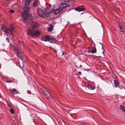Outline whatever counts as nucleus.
<instances>
[{
	"mask_svg": "<svg viewBox=\"0 0 125 125\" xmlns=\"http://www.w3.org/2000/svg\"><path fill=\"white\" fill-rule=\"evenodd\" d=\"M2 29L3 31L5 33H6L7 29H6L5 27L3 26H2Z\"/></svg>",
	"mask_w": 125,
	"mask_h": 125,
	"instance_id": "obj_15",
	"label": "nucleus"
},
{
	"mask_svg": "<svg viewBox=\"0 0 125 125\" xmlns=\"http://www.w3.org/2000/svg\"><path fill=\"white\" fill-rule=\"evenodd\" d=\"M69 6V5L65 2H62L59 5V8L61 11L63 10V9L67 8Z\"/></svg>",
	"mask_w": 125,
	"mask_h": 125,
	"instance_id": "obj_6",
	"label": "nucleus"
},
{
	"mask_svg": "<svg viewBox=\"0 0 125 125\" xmlns=\"http://www.w3.org/2000/svg\"><path fill=\"white\" fill-rule=\"evenodd\" d=\"M10 12L12 13H13L14 12V11L13 10H10Z\"/></svg>",
	"mask_w": 125,
	"mask_h": 125,
	"instance_id": "obj_23",
	"label": "nucleus"
},
{
	"mask_svg": "<svg viewBox=\"0 0 125 125\" xmlns=\"http://www.w3.org/2000/svg\"><path fill=\"white\" fill-rule=\"evenodd\" d=\"M13 47L14 48V51L15 52L17 56L19 58H20L21 60V56L22 54L20 50L18 49V48L16 45L13 46Z\"/></svg>",
	"mask_w": 125,
	"mask_h": 125,
	"instance_id": "obj_5",
	"label": "nucleus"
},
{
	"mask_svg": "<svg viewBox=\"0 0 125 125\" xmlns=\"http://www.w3.org/2000/svg\"><path fill=\"white\" fill-rule=\"evenodd\" d=\"M10 107V111L11 112V113L12 114H13L14 113V111L13 110V109H12V108H11V107L10 106H9Z\"/></svg>",
	"mask_w": 125,
	"mask_h": 125,
	"instance_id": "obj_22",
	"label": "nucleus"
},
{
	"mask_svg": "<svg viewBox=\"0 0 125 125\" xmlns=\"http://www.w3.org/2000/svg\"><path fill=\"white\" fill-rule=\"evenodd\" d=\"M38 4V0H36L34 1L33 3V6L34 7H37Z\"/></svg>",
	"mask_w": 125,
	"mask_h": 125,
	"instance_id": "obj_12",
	"label": "nucleus"
},
{
	"mask_svg": "<svg viewBox=\"0 0 125 125\" xmlns=\"http://www.w3.org/2000/svg\"><path fill=\"white\" fill-rule=\"evenodd\" d=\"M80 67H81V65H80Z\"/></svg>",
	"mask_w": 125,
	"mask_h": 125,
	"instance_id": "obj_33",
	"label": "nucleus"
},
{
	"mask_svg": "<svg viewBox=\"0 0 125 125\" xmlns=\"http://www.w3.org/2000/svg\"><path fill=\"white\" fill-rule=\"evenodd\" d=\"M63 53H62V55H63Z\"/></svg>",
	"mask_w": 125,
	"mask_h": 125,
	"instance_id": "obj_32",
	"label": "nucleus"
},
{
	"mask_svg": "<svg viewBox=\"0 0 125 125\" xmlns=\"http://www.w3.org/2000/svg\"><path fill=\"white\" fill-rule=\"evenodd\" d=\"M39 27V25L37 24H35L33 25L32 28L31 29H30L27 31L28 34L31 37H36L39 35L41 33V32L39 31H35V30H36Z\"/></svg>",
	"mask_w": 125,
	"mask_h": 125,
	"instance_id": "obj_1",
	"label": "nucleus"
},
{
	"mask_svg": "<svg viewBox=\"0 0 125 125\" xmlns=\"http://www.w3.org/2000/svg\"><path fill=\"white\" fill-rule=\"evenodd\" d=\"M119 28H120V31L121 32L124 33V29L121 28V27L120 26H119Z\"/></svg>",
	"mask_w": 125,
	"mask_h": 125,
	"instance_id": "obj_18",
	"label": "nucleus"
},
{
	"mask_svg": "<svg viewBox=\"0 0 125 125\" xmlns=\"http://www.w3.org/2000/svg\"><path fill=\"white\" fill-rule=\"evenodd\" d=\"M14 30V28L13 27L12 25L11 24L9 29H7L6 33L8 34L10 36L11 38H13L14 36L13 32Z\"/></svg>",
	"mask_w": 125,
	"mask_h": 125,
	"instance_id": "obj_4",
	"label": "nucleus"
},
{
	"mask_svg": "<svg viewBox=\"0 0 125 125\" xmlns=\"http://www.w3.org/2000/svg\"><path fill=\"white\" fill-rule=\"evenodd\" d=\"M50 37L48 36H46L45 37H43L41 39V40L45 42L47 41H49V39Z\"/></svg>",
	"mask_w": 125,
	"mask_h": 125,
	"instance_id": "obj_7",
	"label": "nucleus"
},
{
	"mask_svg": "<svg viewBox=\"0 0 125 125\" xmlns=\"http://www.w3.org/2000/svg\"><path fill=\"white\" fill-rule=\"evenodd\" d=\"M104 52V51H103V52H102V53H103Z\"/></svg>",
	"mask_w": 125,
	"mask_h": 125,
	"instance_id": "obj_31",
	"label": "nucleus"
},
{
	"mask_svg": "<svg viewBox=\"0 0 125 125\" xmlns=\"http://www.w3.org/2000/svg\"><path fill=\"white\" fill-rule=\"evenodd\" d=\"M6 40L8 43L9 42H10V40L9 38H6Z\"/></svg>",
	"mask_w": 125,
	"mask_h": 125,
	"instance_id": "obj_24",
	"label": "nucleus"
},
{
	"mask_svg": "<svg viewBox=\"0 0 125 125\" xmlns=\"http://www.w3.org/2000/svg\"><path fill=\"white\" fill-rule=\"evenodd\" d=\"M44 93L45 95H47V98H51V96L50 94H49V93L47 91H44Z\"/></svg>",
	"mask_w": 125,
	"mask_h": 125,
	"instance_id": "obj_8",
	"label": "nucleus"
},
{
	"mask_svg": "<svg viewBox=\"0 0 125 125\" xmlns=\"http://www.w3.org/2000/svg\"><path fill=\"white\" fill-rule=\"evenodd\" d=\"M78 73L80 75L82 74L81 72H78Z\"/></svg>",
	"mask_w": 125,
	"mask_h": 125,
	"instance_id": "obj_28",
	"label": "nucleus"
},
{
	"mask_svg": "<svg viewBox=\"0 0 125 125\" xmlns=\"http://www.w3.org/2000/svg\"><path fill=\"white\" fill-rule=\"evenodd\" d=\"M99 43L101 44L102 46V49L103 50L104 48H103V47L102 44L101 43Z\"/></svg>",
	"mask_w": 125,
	"mask_h": 125,
	"instance_id": "obj_27",
	"label": "nucleus"
},
{
	"mask_svg": "<svg viewBox=\"0 0 125 125\" xmlns=\"http://www.w3.org/2000/svg\"><path fill=\"white\" fill-rule=\"evenodd\" d=\"M124 106L122 105H120L119 106L120 109L122 111L124 109Z\"/></svg>",
	"mask_w": 125,
	"mask_h": 125,
	"instance_id": "obj_21",
	"label": "nucleus"
},
{
	"mask_svg": "<svg viewBox=\"0 0 125 125\" xmlns=\"http://www.w3.org/2000/svg\"><path fill=\"white\" fill-rule=\"evenodd\" d=\"M25 5L23 8V10L25 12L23 15V19L24 20L27 19L28 17V14L27 12L29 10V8Z\"/></svg>",
	"mask_w": 125,
	"mask_h": 125,
	"instance_id": "obj_3",
	"label": "nucleus"
},
{
	"mask_svg": "<svg viewBox=\"0 0 125 125\" xmlns=\"http://www.w3.org/2000/svg\"><path fill=\"white\" fill-rule=\"evenodd\" d=\"M87 87L90 90H94L95 88L94 86L91 85H88L87 86Z\"/></svg>",
	"mask_w": 125,
	"mask_h": 125,
	"instance_id": "obj_11",
	"label": "nucleus"
},
{
	"mask_svg": "<svg viewBox=\"0 0 125 125\" xmlns=\"http://www.w3.org/2000/svg\"><path fill=\"white\" fill-rule=\"evenodd\" d=\"M6 82L7 83H12V82L11 80H7Z\"/></svg>",
	"mask_w": 125,
	"mask_h": 125,
	"instance_id": "obj_25",
	"label": "nucleus"
},
{
	"mask_svg": "<svg viewBox=\"0 0 125 125\" xmlns=\"http://www.w3.org/2000/svg\"><path fill=\"white\" fill-rule=\"evenodd\" d=\"M1 65V64H0V65Z\"/></svg>",
	"mask_w": 125,
	"mask_h": 125,
	"instance_id": "obj_34",
	"label": "nucleus"
},
{
	"mask_svg": "<svg viewBox=\"0 0 125 125\" xmlns=\"http://www.w3.org/2000/svg\"><path fill=\"white\" fill-rule=\"evenodd\" d=\"M96 50L95 47L92 48L91 50L89 51V52H91L92 54L94 53H96Z\"/></svg>",
	"mask_w": 125,
	"mask_h": 125,
	"instance_id": "obj_9",
	"label": "nucleus"
},
{
	"mask_svg": "<svg viewBox=\"0 0 125 125\" xmlns=\"http://www.w3.org/2000/svg\"><path fill=\"white\" fill-rule=\"evenodd\" d=\"M114 85L115 87H117V86L119 84V83L116 80H114Z\"/></svg>",
	"mask_w": 125,
	"mask_h": 125,
	"instance_id": "obj_13",
	"label": "nucleus"
},
{
	"mask_svg": "<svg viewBox=\"0 0 125 125\" xmlns=\"http://www.w3.org/2000/svg\"><path fill=\"white\" fill-rule=\"evenodd\" d=\"M123 111H124V112H125V109H123L122 110Z\"/></svg>",
	"mask_w": 125,
	"mask_h": 125,
	"instance_id": "obj_30",
	"label": "nucleus"
},
{
	"mask_svg": "<svg viewBox=\"0 0 125 125\" xmlns=\"http://www.w3.org/2000/svg\"><path fill=\"white\" fill-rule=\"evenodd\" d=\"M71 0H64V1L65 2H68L71 1Z\"/></svg>",
	"mask_w": 125,
	"mask_h": 125,
	"instance_id": "obj_26",
	"label": "nucleus"
},
{
	"mask_svg": "<svg viewBox=\"0 0 125 125\" xmlns=\"http://www.w3.org/2000/svg\"><path fill=\"white\" fill-rule=\"evenodd\" d=\"M90 70L89 69H87L86 70V71H90Z\"/></svg>",
	"mask_w": 125,
	"mask_h": 125,
	"instance_id": "obj_29",
	"label": "nucleus"
},
{
	"mask_svg": "<svg viewBox=\"0 0 125 125\" xmlns=\"http://www.w3.org/2000/svg\"><path fill=\"white\" fill-rule=\"evenodd\" d=\"M60 9L59 8L58 9L55 10L54 11V14H56L58 13L59 12L61 11L60 10Z\"/></svg>",
	"mask_w": 125,
	"mask_h": 125,
	"instance_id": "obj_16",
	"label": "nucleus"
},
{
	"mask_svg": "<svg viewBox=\"0 0 125 125\" xmlns=\"http://www.w3.org/2000/svg\"><path fill=\"white\" fill-rule=\"evenodd\" d=\"M52 27H49L48 28V32H51L52 30Z\"/></svg>",
	"mask_w": 125,
	"mask_h": 125,
	"instance_id": "obj_20",
	"label": "nucleus"
},
{
	"mask_svg": "<svg viewBox=\"0 0 125 125\" xmlns=\"http://www.w3.org/2000/svg\"><path fill=\"white\" fill-rule=\"evenodd\" d=\"M30 0H25V5H28L30 3Z\"/></svg>",
	"mask_w": 125,
	"mask_h": 125,
	"instance_id": "obj_17",
	"label": "nucleus"
},
{
	"mask_svg": "<svg viewBox=\"0 0 125 125\" xmlns=\"http://www.w3.org/2000/svg\"><path fill=\"white\" fill-rule=\"evenodd\" d=\"M12 91L14 94H17L18 93V92L16 90L14 89H12Z\"/></svg>",
	"mask_w": 125,
	"mask_h": 125,
	"instance_id": "obj_19",
	"label": "nucleus"
},
{
	"mask_svg": "<svg viewBox=\"0 0 125 125\" xmlns=\"http://www.w3.org/2000/svg\"><path fill=\"white\" fill-rule=\"evenodd\" d=\"M56 39L53 38L52 37L49 38V42L51 43H55L56 42Z\"/></svg>",
	"mask_w": 125,
	"mask_h": 125,
	"instance_id": "obj_10",
	"label": "nucleus"
},
{
	"mask_svg": "<svg viewBox=\"0 0 125 125\" xmlns=\"http://www.w3.org/2000/svg\"><path fill=\"white\" fill-rule=\"evenodd\" d=\"M44 11L46 12L44 13L41 9H38L37 10L38 15L41 17L46 18L49 16V14L53 12L54 10L53 9L51 10L46 8L45 9Z\"/></svg>",
	"mask_w": 125,
	"mask_h": 125,
	"instance_id": "obj_2",
	"label": "nucleus"
},
{
	"mask_svg": "<svg viewBox=\"0 0 125 125\" xmlns=\"http://www.w3.org/2000/svg\"><path fill=\"white\" fill-rule=\"evenodd\" d=\"M83 9L82 8H77L75 9V10L77 11H78L79 12H80L83 10Z\"/></svg>",
	"mask_w": 125,
	"mask_h": 125,
	"instance_id": "obj_14",
	"label": "nucleus"
}]
</instances>
